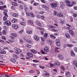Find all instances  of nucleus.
<instances>
[{
    "label": "nucleus",
    "mask_w": 77,
    "mask_h": 77,
    "mask_svg": "<svg viewBox=\"0 0 77 77\" xmlns=\"http://www.w3.org/2000/svg\"><path fill=\"white\" fill-rule=\"evenodd\" d=\"M44 50L45 52H48L49 51V49H48V48L47 46H46V47L44 48Z\"/></svg>",
    "instance_id": "obj_10"
},
{
    "label": "nucleus",
    "mask_w": 77,
    "mask_h": 77,
    "mask_svg": "<svg viewBox=\"0 0 77 77\" xmlns=\"http://www.w3.org/2000/svg\"><path fill=\"white\" fill-rule=\"evenodd\" d=\"M2 33L4 35H6V31L4 30H3L2 32Z\"/></svg>",
    "instance_id": "obj_39"
},
{
    "label": "nucleus",
    "mask_w": 77,
    "mask_h": 77,
    "mask_svg": "<svg viewBox=\"0 0 77 77\" xmlns=\"http://www.w3.org/2000/svg\"><path fill=\"white\" fill-rule=\"evenodd\" d=\"M36 23L37 25H38V26H40V27H42V25H41V23L38 21H36Z\"/></svg>",
    "instance_id": "obj_13"
},
{
    "label": "nucleus",
    "mask_w": 77,
    "mask_h": 77,
    "mask_svg": "<svg viewBox=\"0 0 77 77\" xmlns=\"http://www.w3.org/2000/svg\"><path fill=\"white\" fill-rule=\"evenodd\" d=\"M41 53L42 54H46V53L44 52V51L42 50H41Z\"/></svg>",
    "instance_id": "obj_49"
},
{
    "label": "nucleus",
    "mask_w": 77,
    "mask_h": 77,
    "mask_svg": "<svg viewBox=\"0 0 77 77\" xmlns=\"http://www.w3.org/2000/svg\"><path fill=\"white\" fill-rule=\"evenodd\" d=\"M26 33L28 34H32V31L30 30H27L26 31Z\"/></svg>",
    "instance_id": "obj_18"
},
{
    "label": "nucleus",
    "mask_w": 77,
    "mask_h": 77,
    "mask_svg": "<svg viewBox=\"0 0 77 77\" xmlns=\"http://www.w3.org/2000/svg\"><path fill=\"white\" fill-rule=\"evenodd\" d=\"M71 55L72 56H75V54L74 53V51L72 50L71 51Z\"/></svg>",
    "instance_id": "obj_25"
},
{
    "label": "nucleus",
    "mask_w": 77,
    "mask_h": 77,
    "mask_svg": "<svg viewBox=\"0 0 77 77\" xmlns=\"http://www.w3.org/2000/svg\"><path fill=\"white\" fill-rule=\"evenodd\" d=\"M66 3V5L68 6L69 7H70V5H71V3L68 0H66L65 1Z\"/></svg>",
    "instance_id": "obj_6"
},
{
    "label": "nucleus",
    "mask_w": 77,
    "mask_h": 77,
    "mask_svg": "<svg viewBox=\"0 0 77 77\" xmlns=\"http://www.w3.org/2000/svg\"><path fill=\"white\" fill-rule=\"evenodd\" d=\"M26 15L27 17H35V16L34 14L32 12H31L29 13V12H26Z\"/></svg>",
    "instance_id": "obj_1"
},
{
    "label": "nucleus",
    "mask_w": 77,
    "mask_h": 77,
    "mask_svg": "<svg viewBox=\"0 0 77 77\" xmlns=\"http://www.w3.org/2000/svg\"><path fill=\"white\" fill-rule=\"evenodd\" d=\"M54 64L57 66H60V63L58 62H55Z\"/></svg>",
    "instance_id": "obj_20"
},
{
    "label": "nucleus",
    "mask_w": 77,
    "mask_h": 77,
    "mask_svg": "<svg viewBox=\"0 0 77 77\" xmlns=\"http://www.w3.org/2000/svg\"><path fill=\"white\" fill-rule=\"evenodd\" d=\"M13 57L14 59H17V58L18 57L17 55L15 54H13Z\"/></svg>",
    "instance_id": "obj_32"
},
{
    "label": "nucleus",
    "mask_w": 77,
    "mask_h": 77,
    "mask_svg": "<svg viewBox=\"0 0 77 77\" xmlns=\"http://www.w3.org/2000/svg\"><path fill=\"white\" fill-rule=\"evenodd\" d=\"M26 47H27V48H30L32 47V46L29 44H26Z\"/></svg>",
    "instance_id": "obj_36"
},
{
    "label": "nucleus",
    "mask_w": 77,
    "mask_h": 77,
    "mask_svg": "<svg viewBox=\"0 0 77 77\" xmlns=\"http://www.w3.org/2000/svg\"><path fill=\"white\" fill-rule=\"evenodd\" d=\"M66 76L67 77H71V73L69 72H67L66 73Z\"/></svg>",
    "instance_id": "obj_12"
},
{
    "label": "nucleus",
    "mask_w": 77,
    "mask_h": 77,
    "mask_svg": "<svg viewBox=\"0 0 77 77\" xmlns=\"http://www.w3.org/2000/svg\"><path fill=\"white\" fill-rule=\"evenodd\" d=\"M60 68H61V69H62L63 70H64V69H65V68H64V67H63V66H61Z\"/></svg>",
    "instance_id": "obj_62"
},
{
    "label": "nucleus",
    "mask_w": 77,
    "mask_h": 77,
    "mask_svg": "<svg viewBox=\"0 0 77 77\" xmlns=\"http://www.w3.org/2000/svg\"><path fill=\"white\" fill-rule=\"evenodd\" d=\"M60 23L61 24H63L65 23V22L64 21H62V20H60Z\"/></svg>",
    "instance_id": "obj_43"
},
{
    "label": "nucleus",
    "mask_w": 77,
    "mask_h": 77,
    "mask_svg": "<svg viewBox=\"0 0 77 77\" xmlns=\"http://www.w3.org/2000/svg\"><path fill=\"white\" fill-rule=\"evenodd\" d=\"M73 17H76L77 16V14L75 13H73Z\"/></svg>",
    "instance_id": "obj_57"
},
{
    "label": "nucleus",
    "mask_w": 77,
    "mask_h": 77,
    "mask_svg": "<svg viewBox=\"0 0 77 77\" xmlns=\"http://www.w3.org/2000/svg\"><path fill=\"white\" fill-rule=\"evenodd\" d=\"M26 41L27 42H28L29 43H31L32 42V41L29 39L27 40Z\"/></svg>",
    "instance_id": "obj_48"
},
{
    "label": "nucleus",
    "mask_w": 77,
    "mask_h": 77,
    "mask_svg": "<svg viewBox=\"0 0 77 77\" xmlns=\"http://www.w3.org/2000/svg\"><path fill=\"white\" fill-rule=\"evenodd\" d=\"M74 51L76 52H77V47H74Z\"/></svg>",
    "instance_id": "obj_53"
},
{
    "label": "nucleus",
    "mask_w": 77,
    "mask_h": 77,
    "mask_svg": "<svg viewBox=\"0 0 77 77\" xmlns=\"http://www.w3.org/2000/svg\"><path fill=\"white\" fill-rule=\"evenodd\" d=\"M50 5L52 8H56L58 4L57 3H51Z\"/></svg>",
    "instance_id": "obj_5"
},
{
    "label": "nucleus",
    "mask_w": 77,
    "mask_h": 77,
    "mask_svg": "<svg viewBox=\"0 0 77 77\" xmlns=\"http://www.w3.org/2000/svg\"><path fill=\"white\" fill-rule=\"evenodd\" d=\"M67 45L68 47H72L73 46V45H70L69 44H67Z\"/></svg>",
    "instance_id": "obj_44"
},
{
    "label": "nucleus",
    "mask_w": 77,
    "mask_h": 77,
    "mask_svg": "<svg viewBox=\"0 0 77 77\" xmlns=\"http://www.w3.org/2000/svg\"><path fill=\"white\" fill-rule=\"evenodd\" d=\"M65 35L66 38H70V35L68 33H67L65 34Z\"/></svg>",
    "instance_id": "obj_31"
},
{
    "label": "nucleus",
    "mask_w": 77,
    "mask_h": 77,
    "mask_svg": "<svg viewBox=\"0 0 77 77\" xmlns=\"http://www.w3.org/2000/svg\"><path fill=\"white\" fill-rule=\"evenodd\" d=\"M69 33L70 34V35H71L72 36H74V31H73V30H72V29H71V30L69 31Z\"/></svg>",
    "instance_id": "obj_7"
},
{
    "label": "nucleus",
    "mask_w": 77,
    "mask_h": 77,
    "mask_svg": "<svg viewBox=\"0 0 77 77\" xmlns=\"http://www.w3.org/2000/svg\"><path fill=\"white\" fill-rule=\"evenodd\" d=\"M24 9L25 11V13L26 14V12H27V10H28V8H27V6H24Z\"/></svg>",
    "instance_id": "obj_34"
},
{
    "label": "nucleus",
    "mask_w": 77,
    "mask_h": 77,
    "mask_svg": "<svg viewBox=\"0 0 77 77\" xmlns=\"http://www.w3.org/2000/svg\"><path fill=\"white\" fill-rule=\"evenodd\" d=\"M56 44L57 46H60V40H57L56 42Z\"/></svg>",
    "instance_id": "obj_15"
},
{
    "label": "nucleus",
    "mask_w": 77,
    "mask_h": 77,
    "mask_svg": "<svg viewBox=\"0 0 77 77\" xmlns=\"http://www.w3.org/2000/svg\"><path fill=\"white\" fill-rule=\"evenodd\" d=\"M48 27L49 28H52V29H56V27L54 26H53L52 25H49Z\"/></svg>",
    "instance_id": "obj_35"
},
{
    "label": "nucleus",
    "mask_w": 77,
    "mask_h": 77,
    "mask_svg": "<svg viewBox=\"0 0 77 77\" xmlns=\"http://www.w3.org/2000/svg\"><path fill=\"white\" fill-rule=\"evenodd\" d=\"M58 17H63V14L61 13H59L58 15Z\"/></svg>",
    "instance_id": "obj_26"
},
{
    "label": "nucleus",
    "mask_w": 77,
    "mask_h": 77,
    "mask_svg": "<svg viewBox=\"0 0 77 77\" xmlns=\"http://www.w3.org/2000/svg\"><path fill=\"white\" fill-rule=\"evenodd\" d=\"M20 9L22 10L23 9V5H20Z\"/></svg>",
    "instance_id": "obj_51"
},
{
    "label": "nucleus",
    "mask_w": 77,
    "mask_h": 77,
    "mask_svg": "<svg viewBox=\"0 0 77 77\" xmlns=\"http://www.w3.org/2000/svg\"><path fill=\"white\" fill-rule=\"evenodd\" d=\"M50 37L52 38V39H54L55 38H56V37L55 36L53 35L52 34H51L50 35Z\"/></svg>",
    "instance_id": "obj_30"
},
{
    "label": "nucleus",
    "mask_w": 77,
    "mask_h": 77,
    "mask_svg": "<svg viewBox=\"0 0 77 77\" xmlns=\"http://www.w3.org/2000/svg\"><path fill=\"white\" fill-rule=\"evenodd\" d=\"M30 51L31 53H33L34 54H35L37 53V51L35 50V49H32L30 50Z\"/></svg>",
    "instance_id": "obj_19"
},
{
    "label": "nucleus",
    "mask_w": 77,
    "mask_h": 77,
    "mask_svg": "<svg viewBox=\"0 0 77 77\" xmlns=\"http://www.w3.org/2000/svg\"><path fill=\"white\" fill-rule=\"evenodd\" d=\"M7 12H8V10H5L4 12V14L5 16H6V17H8V14H7Z\"/></svg>",
    "instance_id": "obj_9"
},
{
    "label": "nucleus",
    "mask_w": 77,
    "mask_h": 77,
    "mask_svg": "<svg viewBox=\"0 0 77 77\" xmlns=\"http://www.w3.org/2000/svg\"><path fill=\"white\" fill-rule=\"evenodd\" d=\"M0 54H6V52L4 50H2L0 52Z\"/></svg>",
    "instance_id": "obj_27"
},
{
    "label": "nucleus",
    "mask_w": 77,
    "mask_h": 77,
    "mask_svg": "<svg viewBox=\"0 0 77 77\" xmlns=\"http://www.w3.org/2000/svg\"><path fill=\"white\" fill-rule=\"evenodd\" d=\"M11 3L13 5L15 6H17L18 5V4L17 3L14 2H12Z\"/></svg>",
    "instance_id": "obj_21"
},
{
    "label": "nucleus",
    "mask_w": 77,
    "mask_h": 77,
    "mask_svg": "<svg viewBox=\"0 0 77 77\" xmlns=\"http://www.w3.org/2000/svg\"><path fill=\"white\" fill-rule=\"evenodd\" d=\"M11 36H14V37H17V34L15 33H11Z\"/></svg>",
    "instance_id": "obj_28"
},
{
    "label": "nucleus",
    "mask_w": 77,
    "mask_h": 77,
    "mask_svg": "<svg viewBox=\"0 0 77 77\" xmlns=\"http://www.w3.org/2000/svg\"><path fill=\"white\" fill-rule=\"evenodd\" d=\"M21 24L23 26H25V25H26V23H25L24 22H22L21 23Z\"/></svg>",
    "instance_id": "obj_63"
},
{
    "label": "nucleus",
    "mask_w": 77,
    "mask_h": 77,
    "mask_svg": "<svg viewBox=\"0 0 77 77\" xmlns=\"http://www.w3.org/2000/svg\"><path fill=\"white\" fill-rule=\"evenodd\" d=\"M48 36V34H47V33H45L44 35V36L45 37V38H47V37Z\"/></svg>",
    "instance_id": "obj_46"
},
{
    "label": "nucleus",
    "mask_w": 77,
    "mask_h": 77,
    "mask_svg": "<svg viewBox=\"0 0 77 77\" xmlns=\"http://www.w3.org/2000/svg\"><path fill=\"white\" fill-rule=\"evenodd\" d=\"M38 5V3L37 2H34L33 4V5L35 6H36V5Z\"/></svg>",
    "instance_id": "obj_54"
},
{
    "label": "nucleus",
    "mask_w": 77,
    "mask_h": 77,
    "mask_svg": "<svg viewBox=\"0 0 77 77\" xmlns=\"http://www.w3.org/2000/svg\"><path fill=\"white\" fill-rule=\"evenodd\" d=\"M5 24L8 26H9L11 25V23L9 20H6L5 21Z\"/></svg>",
    "instance_id": "obj_4"
},
{
    "label": "nucleus",
    "mask_w": 77,
    "mask_h": 77,
    "mask_svg": "<svg viewBox=\"0 0 77 77\" xmlns=\"http://www.w3.org/2000/svg\"><path fill=\"white\" fill-rule=\"evenodd\" d=\"M10 60L12 62H13V63H15L16 62V60L14 58L11 59Z\"/></svg>",
    "instance_id": "obj_37"
},
{
    "label": "nucleus",
    "mask_w": 77,
    "mask_h": 77,
    "mask_svg": "<svg viewBox=\"0 0 77 77\" xmlns=\"http://www.w3.org/2000/svg\"><path fill=\"white\" fill-rule=\"evenodd\" d=\"M41 39L42 41H43V42H45V39L44 38H43V37L41 38Z\"/></svg>",
    "instance_id": "obj_59"
},
{
    "label": "nucleus",
    "mask_w": 77,
    "mask_h": 77,
    "mask_svg": "<svg viewBox=\"0 0 77 77\" xmlns=\"http://www.w3.org/2000/svg\"><path fill=\"white\" fill-rule=\"evenodd\" d=\"M6 17V16H4L3 17V20L4 21H6V20H7V17Z\"/></svg>",
    "instance_id": "obj_42"
},
{
    "label": "nucleus",
    "mask_w": 77,
    "mask_h": 77,
    "mask_svg": "<svg viewBox=\"0 0 77 77\" xmlns=\"http://www.w3.org/2000/svg\"><path fill=\"white\" fill-rule=\"evenodd\" d=\"M65 69H68V65H66L65 66Z\"/></svg>",
    "instance_id": "obj_50"
},
{
    "label": "nucleus",
    "mask_w": 77,
    "mask_h": 77,
    "mask_svg": "<svg viewBox=\"0 0 77 77\" xmlns=\"http://www.w3.org/2000/svg\"><path fill=\"white\" fill-rule=\"evenodd\" d=\"M12 15L14 17H18V14L14 13Z\"/></svg>",
    "instance_id": "obj_29"
},
{
    "label": "nucleus",
    "mask_w": 77,
    "mask_h": 77,
    "mask_svg": "<svg viewBox=\"0 0 77 77\" xmlns=\"http://www.w3.org/2000/svg\"><path fill=\"white\" fill-rule=\"evenodd\" d=\"M14 50H16L17 51V52H15V53L17 54H19L22 51H21V49L18 48H14Z\"/></svg>",
    "instance_id": "obj_2"
},
{
    "label": "nucleus",
    "mask_w": 77,
    "mask_h": 77,
    "mask_svg": "<svg viewBox=\"0 0 77 77\" xmlns=\"http://www.w3.org/2000/svg\"><path fill=\"white\" fill-rule=\"evenodd\" d=\"M67 30H69V31H70V30H71V28H70L69 27H67V28H66Z\"/></svg>",
    "instance_id": "obj_60"
},
{
    "label": "nucleus",
    "mask_w": 77,
    "mask_h": 77,
    "mask_svg": "<svg viewBox=\"0 0 77 77\" xmlns=\"http://www.w3.org/2000/svg\"><path fill=\"white\" fill-rule=\"evenodd\" d=\"M45 12L43 11H41L40 12H39V14H44Z\"/></svg>",
    "instance_id": "obj_61"
},
{
    "label": "nucleus",
    "mask_w": 77,
    "mask_h": 77,
    "mask_svg": "<svg viewBox=\"0 0 77 77\" xmlns=\"http://www.w3.org/2000/svg\"><path fill=\"white\" fill-rule=\"evenodd\" d=\"M30 73H34L35 71L33 69H31L30 71Z\"/></svg>",
    "instance_id": "obj_47"
},
{
    "label": "nucleus",
    "mask_w": 77,
    "mask_h": 77,
    "mask_svg": "<svg viewBox=\"0 0 77 77\" xmlns=\"http://www.w3.org/2000/svg\"><path fill=\"white\" fill-rule=\"evenodd\" d=\"M34 38L35 41H38L39 40V38L37 35H35L34 36Z\"/></svg>",
    "instance_id": "obj_11"
},
{
    "label": "nucleus",
    "mask_w": 77,
    "mask_h": 77,
    "mask_svg": "<svg viewBox=\"0 0 77 77\" xmlns=\"http://www.w3.org/2000/svg\"><path fill=\"white\" fill-rule=\"evenodd\" d=\"M58 58L60 60H63V57L61 55H58Z\"/></svg>",
    "instance_id": "obj_16"
},
{
    "label": "nucleus",
    "mask_w": 77,
    "mask_h": 77,
    "mask_svg": "<svg viewBox=\"0 0 77 77\" xmlns=\"http://www.w3.org/2000/svg\"><path fill=\"white\" fill-rule=\"evenodd\" d=\"M28 23L29 24H30L32 26H33V22L31 20H28Z\"/></svg>",
    "instance_id": "obj_22"
},
{
    "label": "nucleus",
    "mask_w": 77,
    "mask_h": 77,
    "mask_svg": "<svg viewBox=\"0 0 77 77\" xmlns=\"http://www.w3.org/2000/svg\"><path fill=\"white\" fill-rule=\"evenodd\" d=\"M32 61L33 62H35V63H39V61L38 60H32Z\"/></svg>",
    "instance_id": "obj_38"
},
{
    "label": "nucleus",
    "mask_w": 77,
    "mask_h": 77,
    "mask_svg": "<svg viewBox=\"0 0 77 77\" xmlns=\"http://www.w3.org/2000/svg\"><path fill=\"white\" fill-rule=\"evenodd\" d=\"M39 68H41V69H44L45 68V67L44 66H39Z\"/></svg>",
    "instance_id": "obj_55"
},
{
    "label": "nucleus",
    "mask_w": 77,
    "mask_h": 77,
    "mask_svg": "<svg viewBox=\"0 0 77 77\" xmlns=\"http://www.w3.org/2000/svg\"><path fill=\"white\" fill-rule=\"evenodd\" d=\"M74 65H75L76 66H77V61L74 60L73 62Z\"/></svg>",
    "instance_id": "obj_33"
},
{
    "label": "nucleus",
    "mask_w": 77,
    "mask_h": 77,
    "mask_svg": "<svg viewBox=\"0 0 77 77\" xmlns=\"http://www.w3.org/2000/svg\"><path fill=\"white\" fill-rule=\"evenodd\" d=\"M5 77H12V75H7L5 74Z\"/></svg>",
    "instance_id": "obj_40"
},
{
    "label": "nucleus",
    "mask_w": 77,
    "mask_h": 77,
    "mask_svg": "<svg viewBox=\"0 0 77 77\" xmlns=\"http://www.w3.org/2000/svg\"><path fill=\"white\" fill-rule=\"evenodd\" d=\"M75 3H76L75 1H74L70 3V7H72V6H73V5H75Z\"/></svg>",
    "instance_id": "obj_8"
},
{
    "label": "nucleus",
    "mask_w": 77,
    "mask_h": 77,
    "mask_svg": "<svg viewBox=\"0 0 77 77\" xmlns=\"http://www.w3.org/2000/svg\"><path fill=\"white\" fill-rule=\"evenodd\" d=\"M27 56L28 57H26V59H29V57L32 58L33 57V54H32V53H30L29 52L27 53Z\"/></svg>",
    "instance_id": "obj_3"
},
{
    "label": "nucleus",
    "mask_w": 77,
    "mask_h": 77,
    "mask_svg": "<svg viewBox=\"0 0 77 77\" xmlns=\"http://www.w3.org/2000/svg\"><path fill=\"white\" fill-rule=\"evenodd\" d=\"M49 64L50 65V66L51 67H53V66H54V65H53V64L52 63H50Z\"/></svg>",
    "instance_id": "obj_64"
},
{
    "label": "nucleus",
    "mask_w": 77,
    "mask_h": 77,
    "mask_svg": "<svg viewBox=\"0 0 77 77\" xmlns=\"http://www.w3.org/2000/svg\"><path fill=\"white\" fill-rule=\"evenodd\" d=\"M40 18L42 19V20H45V17H44L43 16H41Z\"/></svg>",
    "instance_id": "obj_56"
},
{
    "label": "nucleus",
    "mask_w": 77,
    "mask_h": 77,
    "mask_svg": "<svg viewBox=\"0 0 77 77\" xmlns=\"http://www.w3.org/2000/svg\"><path fill=\"white\" fill-rule=\"evenodd\" d=\"M59 49H60V48H55V52H57V51H58V50Z\"/></svg>",
    "instance_id": "obj_41"
},
{
    "label": "nucleus",
    "mask_w": 77,
    "mask_h": 77,
    "mask_svg": "<svg viewBox=\"0 0 77 77\" xmlns=\"http://www.w3.org/2000/svg\"><path fill=\"white\" fill-rule=\"evenodd\" d=\"M70 19L71 23H73V18H72V17H71Z\"/></svg>",
    "instance_id": "obj_52"
},
{
    "label": "nucleus",
    "mask_w": 77,
    "mask_h": 77,
    "mask_svg": "<svg viewBox=\"0 0 77 77\" xmlns=\"http://www.w3.org/2000/svg\"><path fill=\"white\" fill-rule=\"evenodd\" d=\"M17 22V20L15 19H13V20L11 21V22L13 23H15L16 22Z\"/></svg>",
    "instance_id": "obj_23"
},
{
    "label": "nucleus",
    "mask_w": 77,
    "mask_h": 77,
    "mask_svg": "<svg viewBox=\"0 0 77 77\" xmlns=\"http://www.w3.org/2000/svg\"><path fill=\"white\" fill-rule=\"evenodd\" d=\"M44 75H46V76H49V74H48V73L46 71H44Z\"/></svg>",
    "instance_id": "obj_24"
},
{
    "label": "nucleus",
    "mask_w": 77,
    "mask_h": 77,
    "mask_svg": "<svg viewBox=\"0 0 77 77\" xmlns=\"http://www.w3.org/2000/svg\"><path fill=\"white\" fill-rule=\"evenodd\" d=\"M12 26L13 27V28L15 29H18V26L17 25L13 24L12 25Z\"/></svg>",
    "instance_id": "obj_14"
},
{
    "label": "nucleus",
    "mask_w": 77,
    "mask_h": 77,
    "mask_svg": "<svg viewBox=\"0 0 77 77\" xmlns=\"http://www.w3.org/2000/svg\"><path fill=\"white\" fill-rule=\"evenodd\" d=\"M4 5V3H3V2L2 1H0V5Z\"/></svg>",
    "instance_id": "obj_58"
},
{
    "label": "nucleus",
    "mask_w": 77,
    "mask_h": 77,
    "mask_svg": "<svg viewBox=\"0 0 77 77\" xmlns=\"http://www.w3.org/2000/svg\"><path fill=\"white\" fill-rule=\"evenodd\" d=\"M54 15H57L58 17V13L56 11H54Z\"/></svg>",
    "instance_id": "obj_45"
},
{
    "label": "nucleus",
    "mask_w": 77,
    "mask_h": 77,
    "mask_svg": "<svg viewBox=\"0 0 77 77\" xmlns=\"http://www.w3.org/2000/svg\"><path fill=\"white\" fill-rule=\"evenodd\" d=\"M60 8H61V9H63V5L64 6L65 5L64 3H63V2H60Z\"/></svg>",
    "instance_id": "obj_17"
}]
</instances>
